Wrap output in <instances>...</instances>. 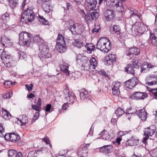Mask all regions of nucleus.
<instances>
[{
    "instance_id": "obj_1",
    "label": "nucleus",
    "mask_w": 157,
    "mask_h": 157,
    "mask_svg": "<svg viewBox=\"0 0 157 157\" xmlns=\"http://www.w3.org/2000/svg\"><path fill=\"white\" fill-rule=\"evenodd\" d=\"M97 48L105 53L108 52L111 48V43L106 38H102L99 40L97 44Z\"/></svg>"
},
{
    "instance_id": "obj_2",
    "label": "nucleus",
    "mask_w": 157,
    "mask_h": 157,
    "mask_svg": "<svg viewBox=\"0 0 157 157\" xmlns=\"http://www.w3.org/2000/svg\"><path fill=\"white\" fill-rule=\"evenodd\" d=\"M131 29L132 32H134L136 35H137L139 33H145L148 31V29L144 23L138 22L132 25Z\"/></svg>"
},
{
    "instance_id": "obj_3",
    "label": "nucleus",
    "mask_w": 157,
    "mask_h": 157,
    "mask_svg": "<svg viewBox=\"0 0 157 157\" xmlns=\"http://www.w3.org/2000/svg\"><path fill=\"white\" fill-rule=\"evenodd\" d=\"M39 49L40 53L39 54L38 56L40 59L44 58H49L51 57V53L48 52V48L47 43L43 41L39 45Z\"/></svg>"
},
{
    "instance_id": "obj_4",
    "label": "nucleus",
    "mask_w": 157,
    "mask_h": 157,
    "mask_svg": "<svg viewBox=\"0 0 157 157\" xmlns=\"http://www.w3.org/2000/svg\"><path fill=\"white\" fill-rule=\"evenodd\" d=\"M34 14L33 10L27 8L23 11L20 21L23 22H26L27 21L29 22H32L34 21Z\"/></svg>"
},
{
    "instance_id": "obj_5",
    "label": "nucleus",
    "mask_w": 157,
    "mask_h": 157,
    "mask_svg": "<svg viewBox=\"0 0 157 157\" xmlns=\"http://www.w3.org/2000/svg\"><path fill=\"white\" fill-rule=\"evenodd\" d=\"M31 37L29 34L27 32L21 33L19 34V43L24 46H29L31 41Z\"/></svg>"
},
{
    "instance_id": "obj_6",
    "label": "nucleus",
    "mask_w": 157,
    "mask_h": 157,
    "mask_svg": "<svg viewBox=\"0 0 157 157\" xmlns=\"http://www.w3.org/2000/svg\"><path fill=\"white\" fill-rule=\"evenodd\" d=\"M6 140H9L13 143H17L19 146L22 145L21 142H19L20 137L18 134H16L14 132L10 133H6L4 136Z\"/></svg>"
},
{
    "instance_id": "obj_7",
    "label": "nucleus",
    "mask_w": 157,
    "mask_h": 157,
    "mask_svg": "<svg viewBox=\"0 0 157 157\" xmlns=\"http://www.w3.org/2000/svg\"><path fill=\"white\" fill-rule=\"evenodd\" d=\"M137 63L138 62L136 61H133L132 64L128 65L125 68V71L129 74L132 75H134L136 70L139 67Z\"/></svg>"
},
{
    "instance_id": "obj_8",
    "label": "nucleus",
    "mask_w": 157,
    "mask_h": 157,
    "mask_svg": "<svg viewBox=\"0 0 157 157\" xmlns=\"http://www.w3.org/2000/svg\"><path fill=\"white\" fill-rule=\"evenodd\" d=\"M71 30L73 34H81L83 31V27L82 25L78 23H74L73 25H71Z\"/></svg>"
},
{
    "instance_id": "obj_9",
    "label": "nucleus",
    "mask_w": 157,
    "mask_h": 157,
    "mask_svg": "<svg viewBox=\"0 0 157 157\" xmlns=\"http://www.w3.org/2000/svg\"><path fill=\"white\" fill-rule=\"evenodd\" d=\"M77 63L79 65L81 64L82 66L84 67H87L89 65V62L88 58L84 56L83 54H78L76 57Z\"/></svg>"
},
{
    "instance_id": "obj_10",
    "label": "nucleus",
    "mask_w": 157,
    "mask_h": 157,
    "mask_svg": "<svg viewBox=\"0 0 157 157\" xmlns=\"http://www.w3.org/2000/svg\"><path fill=\"white\" fill-rule=\"evenodd\" d=\"M156 128L153 125H152L145 128L144 134L146 137L144 138L143 142H145L149 136H151L154 134Z\"/></svg>"
},
{
    "instance_id": "obj_11",
    "label": "nucleus",
    "mask_w": 157,
    "mask_h": 157,
    "mask_svg": "<svg viewBox=\"0 0 157 157\" xmlns=\"http://www.w3.org/2000/svg\"><path fill=\"white\" fill-rule=\"evenodd\" d=\"M37 2L39 4L42 5V7L46 13H49L52 9L49 0H38Z\"/></svg>"
},
{
    "instance_id": "obj_12",
    "label": "nucleus",
    "mask_w": 157,
    "mask_h": 157,
    "mask_svg": "<svg viewBox=\"0 0 157 157\" xmlns=\"http://www.w3.org/2000/svg\"><path fill=\"white\" fill-rule=\"evenodd\" d=\"M148 96L147 94L145 92H136L131 95V98L136 100L144 99Z\"/></svg>"
},
{
    "instance_id": "obj_13",
    "label": "nucleus",
    "mask_w": 157,
    "mask_h": 157,
    "mask_svg": "<svg viewBox=\"0 0 157 157\" xmlns=\"http://www.w3.org/2000/svg\"><path fill=\"white\" fill-rule=\"evenodd\" d=\"M139 82L138 79L136 78H132L125 82V85L127 88L132 89L134 88Z\"/></svg>"
},
{
    "instance_id": "obj_14",
    "label": "nucleus",
    "mask_w": 157,
    "mask_h": 157,
    "mask_svg": "<svg viewBox=\"0 0 157 157\" xmlns=\"http://www.w3.org/2000/svg\"><path fill=\"white\" fill-rule=\"evenodd\" d=\"M135 113L138 115L139 117L143 121H145L147 119V113L144 109H142L138 110L135 109L132 112H130L128 114Z\"/></svg>"
},
{
    "instance_id": "obj_15",
    "label": "nucleus",
    "mask_w": 157,
    "mask_h": 157,
    "mask_svg": "<svg viewBox=\"0 0 157 157\" xmlns=\"http://www.w3.org/2000/svg\"><path fill=\"white\" fill-rule=\"evenodd\" d=\"M146 79L147 82L146 83L149 86H151L157 84V75H150L147 76Z\"/></svg>"
},
{
    "instance_id": "obj_16",
    "label": "nucleus",
    "mask_w": 157,
    "mask_h": 157,
    "mask_svg": "<svg viewBox=\"0 0 157 157\" xmlns=\"http://www.w3.org/2000/svg\"><path fill=\"white\" fill-rule=\"evenodd\" d=\"M154 66L147 62H144L140 65V72L141 73H146L150 71Z\"/></svg>"
},
{
    "instance_id": "obj_17",
    "label": "nucleus",
    "mask_w": 157,
    "mask_h": 157,
    "mask_svg": "<svg viewBox=\"0 0 157 157\" xmlns=\"http://www.w3.org/2000/svg\"><path fill=\"white\" fill-rule=\"evenodd\" d=\"M104 16L107 21L113 20L115 17L113 10H107L104 13Z\"/></svg>"
},
{
    "instance_id": "obj_18",
    "label": "nucleus",
    "mask_w": 157,
    "mask_h": 157,
    "mask_svg": "<svg viewBox=\"0 0 157 157\" xmlns=\"http://www.w3.org/2000/svg\"><path fill=\"white\" fill-rule=\"evenodd\" d=\"M140 50L139 48L134 47L130 48L129 50L126 52L127 55L132 57L134 55L137 56L140 54Z\"/></svg>"
},
{
    "instance_id": "obj_19",
    "label": "nucleus",
    "mask_w": 157,
    "mask_h": 157,
    "mask_svg": "<svg viewBox=\"0 0 157 157\" xmlns=\"http://www.w3.org/2000/svg\"><path fill=\"white\" fill-rule=\"evenodd\" d=\"M1 41V43L3 46L8 47L12 45V43L10 40L6 37L5 35H3L2 36Z\"/></svg>"
},
{
    "instance_id": "obj_20",
    "label": "nucleus",
    "mask_w": 157,
    "mask_h": 157,
    "mask_svg": "<svg viewBox=\"0 0 157 157\" xmlns=\"http://www.w3.org/2000/svg\"><path fill=\"white\" fill-rule=\"evenodd\" d=\"M139 144V140L132 136L126 142V145L133 146L137 145Z\"/></svg>"
},
{
    "instance_id": "obj_21",
    "label": "nucleus",
    "mask_w": 157,
    "mask_h": 157,
    "mask_svg": "<svg viewBox=\"0 0 157 157\" xmlns=\"http://www.w3.org/2000/svg\"><path fill=\"white\" fill-rule=\"evenodd\" d=\"M80 98L81 100H84L85 99H89L90 98V94L88 91L85 89L81 90L80 91Z\"/></svg>"
},
{
    "instance_id": "obj_22",
    "label": "nucleus",
    "mask_w": 157,
    "mask_h": 157,
    "mask_svg": "<svg viewBox=\"0 0 157 157\" xmlns=\"http://www.w3.org/2000/svg\"><path fill=\"white\" fill-rule=\"evenodd\" d=\"M68 65L67 63H64L63 64L61 65L60 66V69L61 71L65 73L66 75H70V77H71V76H73L74 73H72L70 74L68 70Z\"/></svg>"
},
{
    "instance_id": "obj_23",
    "label": "nucleus",
    "mask_w": 157,
    "mask_h": 157,
    "mask_svg": "<svg viewBox=\"0 0 157 157\" xmlns=\"http://www.w3.org/2000/svg\"><path fill=\"white\" fill-rule=\"evenodd\" d=\"M86 2L89 9L92 10L96 7L97 4L96 0H86Z\"/></svg>"
},
{
    "instance_id": "obj_24",
    "label": "nucleus",
    "mask_w": 157,
    "mask_h": 157,
    "mask_svg": "<svg viewBox=\"0 0 157 157\" xmlns=\"http://www.w3.org/2000/svg\"><path fill=\"white\" fill-rule=\"evenodd\" d=\"M89 65L88 66V68H91L93 69H95L97 66V62L96 61V59L94 57H93L89 60Z\"/></svg>"
},
{
    "instance_id": "obj_25",
    "label": "nucleus",
    "mask_w": 157,
    "mask_h": 157,
    "mask_svg": "<svg viewBox=\"0 0 157 157\" xmlns=\"http://www.w3.org/2000/svg\"><path fill=\"white\" fill-rule=\"evenodd\" d=\"M10 55L7 54L6 57L2 59L3 63L7 67H10L12 66L11 63H10Z\"/></svg>"
},
{
    "instance_id": "obj_26",
    "label": "nucleus",
    "mask_w": 157,
    "mask_h": 157,
    "mask_svg": "<svg viewBox=\"0 0 157 157\" xmlns=\"http://www.w3.org/2000/svg\"><path fill=\"white\" fill-rule=\"evenodd\" d=\"M114 6L116 7L117 11L119 12H122L124 11V9L123 3L119 1V0Z\"/></svg>"
},
{
    "instance_id": "obj_27",
    "label": "nucleus",
    "mask_w": 157,
    "mask_h": 157,
    "mask_svg": "<svg viewBox=\"0 0 157 157\" xmlns=\"http://www.w3.org/2000/svg\"><path fill=\"white\" fill-rule=\"evenodd\" d=\"M56 47L58 51L61 53L64 52L66 50V44L56 45Z\"/></svg>"
},
{
    "instance_id": "obj_28",
    "label": "nucleus",
    "mask_w": 157,
    "mask_h": 157,
    "mask_svg": "<svg viewBox=\"0 0 157 157\" xmlns=\"http://www.w3.org/2000/svg\"><path fill=\"white\" fill-rule=\"evenodd\" d=\"M83 42L81 40L75 39V41L73 42V45L75 47L79 48H81L84 45Z\"/></svg>"
},
{
    "instance_id": "obj_29",
    "label": "nucleus",
    "mask_w": 157,
    "mask_h": 157,
    "mask_svg": "<svg viewBox=\"0 0 157 157\" xmlns=\"http://www.w3.org/2000/svg\"><path fill=\"white\" fill-rule=\"evenodd\" d=\"M56 44H65V41L63 37L60 34H59L58 37L56 40Z\"/></svg>"
},
{
    "instance_id": "obj_30",
    "label": "nucleus",
    "mask_w": 157,
    "mask_h": 157,
    "mask_svg": "<svg viewBox=\"0 0 157 157\" xmlns=\"http://www.w3.org/2000/svg\"><path fill=\"white\" fill-rule=\"evenodd\" d=\"M75 95L71 92V93L66 98L67 103H73L75 100Z\"/></svg>"
},
{
    "instance_id": "obj_31",
    "label": "nucleus",
    "mask_w": 157,
    "mask_h": 157,
    "mask_svg": "<svg viewBox=\"0 0 157 157\" xmlns=\"http://www.w3.org/2000/svg\"><path fill=\"white\" fill-rule=\"evenodd\" d=\"M91 13L90 16L91 17V20H96L99 16V13L96 12V10H90Z\"/></svg>"
},
{
    "instance_id": "obj_32",
    "label": "nucleus",
    "mask_w": 157,
    "mask_h": 157,
    "mask_svg": "<svg viewBox=\"0 0 157 157\" xmlns=\"http://www.w3.org/2000/svg\"><path fill=\"white\" fill-rule=\"evenodd\" d=\"M8 155L9 157H17V152L14 150H10L8 151Z\"/></svg>"
},
{
    "instance_id": "obj_33",
    "label": "nucleus",
    "mask_w": 157,
    "mask_h": 157,
    "mask_svg": "<svg viewBox=\"0 0 157 157\" xmlns=\"http://www.w3.org/2000/svg\"><path fill=\"white\" fill-rule=\"evenodd\" d=\"M73 21L71 20H69L68 21H66L64 25L65 29H69L70 31V28L72 26L71 25H73Z\"/></svg>"
},
{
    "instance_id": "obj_34",
    "label": "nucleus",
    "mask_w": 157,
    "mask_h": 157,
    "mask_svg": "<svg viewBox=\"0 0 157 157\" xmlns=\"http://www.w3.org/2000/svg\"><path fill=\"white\" fill-rule=\"evenodd\" d=\"M86 47L88 52L90 53H91L92 51H94L95 48V46L92 44H88L86 45Z\"/></svg>"
},
{
    "instance_id": "obj_35",
    "label": "nucleus",
    "mask_w": 157,
    "mask_h": 157,
    "mask_svg": "<svg viewBox=\"0 0 157 157\" xmlns=\"http://www.w3.org/2000/svg\"><path fill=\"white\" fill-rule=\"evenodd\" d=\"M9 5L12 9L15 8L17 4V0H9Z\"/></svg>"
},
{
    "instance_id": "obj_36",
    "label": "nucleus",
    "mask_w": 157,
    "mask_h": 157,
    "mask_svg": "<svg viewBox=\"0 0 157 157\" xmlns=\"http://www.w3.org/2000/svg\"><path fill=\"white\" fill-rule=\"evenodd\" d=\"M151 43L154 46L157 45V37L154 34H152L150 36Z\"/></svg>"
},
{
    "instance_id": "obj_37",
    "label": "nucleus",
    "mask_w": 157,
    "mask_h": 157,
    "mask_svg": "<svg viewBox=\"0 0 157 157\" xmlns=\"http://www.w3.org/2000/svg\"><path fill=\"white\" fill-rule=\"evenodd\" d=\"M112 29H113V31H115L118 35H119L120 36L122 35V33L120 32L121 29L119 26L115 25L113 27Z\"/></svg>"
},
{
    "instance_id": "obj_38",
    "label": "nucleus",
    "mask_w": 157,
    "mask_h": 157,
    "mask_svg": "<svg viewBox=\"0 0 157 157\" xmlns=\"http://www.w3.org/2000/svg\"><path fill=\"white\" fill-rule=\"evenodd\" d=\"M124 113V110L122 108H118L115 112V113L117 117L120 116Z\"/></svg>"
},
{
    "instance_id": "obj_39",
    "label": "nucleus",
    "mask_w": 157,
    "mask_h": 157,
    "mask_svg": "<svg viewBox=\"0 0 157 157\" xmlns=\"http://www.w3.org/2000/svg\"><path fill=\"white\" fill-rule=\"evenodd\" d=\"M147 89L152 94L155 98L157 99V88L150 89L148 87H147Z\"/></svg>"
},
{
    "instance_id": "obj_40",
    "label": "nucleus",
    "mask_w": 157,
    "mask_h": 157,
    "mask_svg": "<svg viewBox=\"0 0 157 157\" xmlns=\"http://www.w3.org/2000/svg\"><path fill=\"white\" fill-rule=\"evenodd\" d=\"M33 40L34 42L37 43H42L43 41L42 38L39 35H36L34 37Z\"/></svg>"
},
{
    "instance_id": "obj_41",
    "label": "nucleus",
    "mask_w": 157,
    "mask_h": 157,
    "mask_svg": "<svg viewBox=\"0 0 157 157\" xmlns=\"http://www.w3.org/2000/svg\"><path fill=\"white\" fill-rule=\"evenodd\" d=\"M28 119L27 116L25 115L22 117V118L20 121V122L22 126H23L27 124L28 122Z\"/></svg>"
},
{
    "instance_id": "obj_42",
    "label": "nucleus",
    "mask_w": 157,
    "mask_h": 157,
    "mask_svg": "<svg viewBox=\"0 0 157 157\" xmlns=\"http://www.w3.org/2000/svg\"><path fill=\"white\" fill-rule=\"evenodd\" d=\"M7 52H6L5 50H2V49H0V57L2 59H3L4 58L6 57Z\"/></svg>"
},
{
    "instance_id": "obj_43",
    "label": "nucleus",
    "mask_w": 157,
    "mask_h": 157,
    "mask_svg": "<svg viewBox=\"0 0 157 157\" xmlns=\"http://www.w3.org/2000/svg\"><path fill=\"white\" fill-rule=\"evenodd\" d=\"M121 86V83L119 82H113L112 84V88L119 89V87Z\"/></svg>"
},
{
    "instance_id": "obj_44",
    "label": "nucleus",
    "mask_w": 157,
    "mask_h": 157,
    "mask_svg": "<svg viewBox=\"0 0 157 157\" xmlns=\"http://www.w3.org/2000/svg\"><path fill=\"white\" fill-rule=\"evenodd\" d=\"M39 21L45 25H47L48 24V22L45 18L43 17L40 16H39Z\"/></svg>"
},
{
    "instance_id": "obj_45",
    "label": "nucleus",
    "mask_w": 157,
    "mask_h": 157,
    "mask_svg": "<svg viewBox=\"0 0 157 157\" xmlns=\"http://www.w3.org/2000/svg\"><path fill=\"white\" fill-rule=\"evenodd\" d=\"M105 150L106 151V154H108L110 153L113 149V146L112 145H105Z\"/></svg>"
},
{
    "instance_id": "obj_46",
    "label": "nucleus",
    "mask_w": 157,
    "mask_h": 157,
    "mask_svg": "<svg viewBox=\"0 0 157 157\" xmlns=\"http://www.w3.org/2000/svg\"><path fill=\"white\" fill-rule=\"evenodd\" d=\"M150 153L152 157H157V148L152 150L150 152Z\"/></svg>"
},
{
    "instance_id": "obj_47",
    "label": "nucleus",
    "mask_w": 157,
    "mask_h": 157,
    "mask_svg": "<svg viewBox=\"0 0 157 157\" xmlns=\"http://www.w3.org/2000/svg\"><path fill=\"white\" fill-rule=\"evenodd\" d=\"M39 115V112H36L35 113L33 118L32 123L35 122V121L38 118Z\"/></svg>"
},
{
    "instance_id": "obj_48",
    "label": "nucleus",
    "mask_w": 157,
    "mask_h": 157,
    "mask_svg": "<svg viewBox=\"0 0 157 157\" xmlns=\"http://www.w3.org/2000/svg\"><path fill=\"white\" fill-rule=\"evenodd\" d=\"M3 117L5 118H6L10 116V114L6 110H4L2 112Z\"/></svg>"
},
{
    "instance_id": "obj_49",
    "label": "nucleus",
    "mask_w": 157,
    "mask_h": 157,
    "mask_svg": "<svg viewBox=\"0 0 157 157\" xmlns=\"http://www.w3.org/2000/svg\"><path fill=\"white\" fill-rule=\"evenodd\" d=\"M112 91L113 94L114 95H118L120 94L119 89L112 88Z\"/></svg>"
},
{
    "instance_id": "obj_50",
    "label": "nucleus",
    "mask_w": 157,
    "mask_h": 157,
    "mask_svg": "<svg viewBox=\"0 0 157 157\" xmlns=\"http://www.w3.org/2000/svg\"><path fill=\"white\" fill-rule=\"evenodd\" d=\"M5 133V132L4 131L3 128L2 127V124L0 123V137H4Z\"/></svg>"
},
{
    "instance_id": "obj_51",
    "label": "nucleus",
    "mask_w": 157,
    "mask_h": 157,
    "mask_svg": "<svg viewBox=\"0 0 157 157\" xmlns=\"http://www.w3.org/2000/svg\"><path fill=\"white\" fill-rule=\"evenodd\" d=\"M32 108L33 109L37 111V112L40 111L41 109V107L38 106L37 105H32Z\"/></svg>"
},
{
    "instance_id": "obj_52",
    "label": "nucleus",
    "mask_w": 157,
    "mask_h": 157,
    "mask_svg": "<svg viewBox=\"0 0 157 157\" xmlns=\"http://www.w3.org/2000/svg\"><path fill=\"white\" fill-rule=\"evenodd\" d=\"M91 12L90 11L86 14L85 15V16H83V17H84L85 19L86 20H89L90 21H92V20H91V17L90 16V15Z\"/></svg>"
},
{
    "instance_id": "obj_53",
    "label": "nucleus",
    "mask_w": 157,
    "mask_h": 157,
    "mask_svg": "<svg viewBox=\"0 0 157 157\" xmlns=\"http://www.w3.org/2000/svg\"><path fill=\"white\" fill-rule=\"evenodd\" d=\"M29 157H36L37 156V154L35 151H33L30 152L28 155Z\"/></svg>"
},
{
    "instance_id": "obj_54",
    "label": "nucleus",
    "mask_w": 157,
    "mask_h": 157,
    "mask_svg": "<svg viewBox=\"0 0 157 157\" xmlns=\"http://www.w3.org/2000/svg\"><path fill=\"white\" fill-rule=\"evenodd\" d=\"M2 19L4 21L6 22L9 19V15L8 13H5L2 16Z\"/></svg>"
},
{
    "instance_id": "obj_55",
    "label": "nucleus",
    "mask_w": 157,
    "mask_h": 157,
    "mask_svg": "<svg viewBox=\"0 0 157 157\" xmlns=\"http://www.w3.org/2000/svg\"><path fill=\"white\" fill-rule=\"evenodd\" d=\"M98 73L102 75L105 76V77H108V74H107L106 71H105L104 70H100L98 71Z\"/></svg>"
},
{
    "instance_id": "obj_56",
    "label": "nucleus",
    "mask_w": 157,
    "mask_h": 157,
    "mask_svg": "<svg viewBox=\"0 0 157 157\" xmlns=\"http://www.w3.org/2000/svg\"><path fill=\"white\" fill-rule=\"evenodd\" d=\"M42 140L46 143V144L49 145L50 147H52V145L50 143V140L48 138H43L42 139Z\"/></svg>"
},
{
    "instance_id": "obj_57",
    "label": "nucleus",
    "mask_w": 157,
    "mask_h": 157,
    "mask_svg": "<svg viewBox=\"0 0 157 157\" xmlns=\"http://www.w3.org/2000/svg\"><path fill=\"white\" fill-rule=\"evenodd\" d=\"M112 138V137L109 134H107L106 135H103V136L102 139L104 140H110Z\"/></svg>"
},
{
    "instance_id": "obj_58",
    "label": "nucleus",
    "mask_w": 157,
    "mask_h": 157,
    "mask_svg": "<svg viewBox=\"0 0 157 157\" xmlns=\"http://www.w3.org/2000/svg\"><path fill=\"white\" fill-rule=\"evenodd\" d=\"M130 13L131 14V16L133 15L139 17L138 13L136 10H130Z\"/></svg>"
},
{
    "instance_id": "obj_59",
    "label": "nucleus",
    "mask_w": 157,
    "mask_h": 157,
    "mask_svg": "<svg viewBox=\"0 0 157 157\" xmlns=\"http://www.w3.org/2000/svg\"><path fill=\"white\" fill-rule=\"evenodd\" d=\"M25 86L29 91H30L33 90V85L32 84H30V85H29L28 84H26L25 85Z\"/></svg>"
},
{
    "instance_id": "obj_60",
    "label": "nucleus",
    "mask_w": 157,
    "mask_h": 157,
    "mask_svg": "<svg viewBox=\"0 0 157 157\" xmlns=\"http://www.w3.org/2000/svg\"><path fill=\"white\" fill-rule=\"evenodd\" d=\"M63 92L64 94H65V98H66L70 94H71V93L69 92V91L67 89H65L63 90Z\"/></svg>"
},
{
    "instance_id": "obj_61",
    "label": "nucleus",
    "mask_w": 157,
    "mask_h": 157,
    "mask_svg": "<svg viewBox=\"0 0 157 157\" xmlns=\"http://www.w3.org/2000/svg\"><path fill=\"white\" fill-rule=\"evenodd\" d=\"M128 134H131V131L129 130V131H127L124 132H120L119 134L120 135L122 134L123 135H128Z\"/></svg>"
},
{
    "instance_id": "obj_62",
    "label": "nucleus",
    "mask_w": 157,
    "mask_h": 157,
    "mask_svg": "<svg viewBox=\"0 0 157 157\" xmlns=\"http://www.w3.org/2000/svg\"><path fill=\"white\" fill-rule=\"evenodd\" d=\"M18 56H19V59L21 58V56H22L23 58H24L25 53L22 52L20 51L18 54Z\"/></svg>"
},
{
    "instance_id": "obj_63",
    "label": "nucleus",
    "mask_w": 157,
    "mask_h": 157,
    "mask_svg": "<svg viewBox=\"0 0 157 157\" xmlns=\"http://www.w3.org/2000/svg\"><path fill=\"white\" fill-rule=\"evenodd\" d=\"M12 93H8L6 94L4 97L6 98H10L12 96Z\"/></svg>"
},
{
    "instance_id": "obj_64",
    "label": "nucleus",
    "mask_w": 157,
    "mask_h": 157,
    "mask_svg": "<svg viewBox=\"0 0 157 157\" xmlns=\"http://www.w3.org/2000/svg\"><path fill=\"white\" fill-rule=\"evenodd\" d=\"M51 108V105L50 104H48L47 105L45 110L47 112H49Z\"/></svg>"
}]
</instances>
